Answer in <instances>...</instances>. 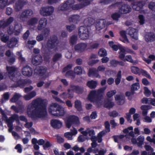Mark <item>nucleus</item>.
<instances>
[{
    "label": "nucleus",
    "instance_id": "obj_6",
    "mask_svg": "<svg viewBox=\"0 0 155 155\" xmlns=\"http://www.w3.org/2000/svg\"><path fill=\"white\" fill-rule=\"evenodd\" d=\"M35 73L38 74L41 80H44L51 75L50 72L46 67L41 66L37 67L35 70Z\"/></svg>",
    "mask_w": 155,
    "mask_h": 155
},
{
    "label": "nucleus",
    "instance_id": "obj_25",
    "mask_svg": "<svg viewBox=\"0 0 155 155\" xmlns=\"http://www.w3.org/2000/svg\"><path fill=\"white\" fill-rule=\"evenodd\" d=\"M4 31H0V40L4 42L7 43L9 40V36Z\"/></svg>",
    "mask_w": 155,
    "mask_h": 155
},
{
    "label": "nucleus",
    "instance_id": "obj_39",
    "mask_svg": "<svg viewBox=\"0 0 155 155\" xmlns=\"http://www.w3.org/2000/svg\"><path fill=\"white\" fill-rule=\"evenodd\" d=\"M9 4L8 0H0V9L4 8Z\"/></svg>",
    "mask_w": 155,
    "mask_h": 155
},
{
    "label": "nucleus",
    "instance_id": "obj_21",
    "mask_svg": "<svg viewBox=\"0 0 155 155\" xmlns=\"http://www.w3.org/2000/svg\"><path fill=\"white\" fill-rule=\"evenodd\" d=\"M106 20L102 19L97 21L96 24V28L97 30L99 31L103 28L106 25Z\"/></svg>",
    "mask_w": 155,
    "mask_h": 155
},
{
    "label": "nucleus",
    "instance_id": "obj_43",
    "mask_svg": "<svg viewBox=\"0 0 155 155\" xmlns=\"http://www.w3.org/2000/svg\"><path fill=\"white\" fill-rule=\"evenodd\" d=\"M71 88L72 90H73L74 91H75L76 93L78 94L81 93L83 90L82 88L78 86H71Z\"/></svg>",
    "mask_w": 155,
    "mask_h": 155
},
{
    "label": "nucleus",
    "instance_id": "obj_45",
    "mask_svg": "<svg viewBox=\"0 0 155 155\" xmlns=\"http://www.w3.org/2000/svg\"><path fill=\"white\" fill-rule=\"evenodd\" d=\"M149 58L150 59H147L146 58H143V59L148 64H149L151 62L152 60L155 61V56L153 55H151L149 56Z\"/></svg>",
    "mask_w": 155,
    "mask_h": 155
},
{
    "label": "nucleus",
    "instance_id": "obj_15",
    "mask_svg": "<svg viewBox=\"0 0 155 155\" xmlns=\"http://www.w3.org/2000/svg\"><path fill=\"white\" fill-rule=\"evenodd\" d=\"M145 41L147 42H153L155 41V35L152 32H147L144 36Z\"/></svg>",
    "mask_w": 155,
    "mask_h": 155
},
{
    "label": "nucleus",
    "instance_id": "obj_4",
    "mask_svg": "<svg viewBox=\"0 0 155 155\" xmlns=\"http://www.w3.org/2000/svg\"><path fill=\"white\" fill-rule=\"evenodd\" d=\"M108 44L114 50L117 51L119 49L120 50V51L119 52V58L121 60L124 59L126 52L130 54L134 53L133 51L128 49H126L125 47H123L120 45H117L114 44V42L113 41L109 42Z\"/></svg>",
    "mask_w": 155,
    "mask_h": 155
},
{
    "label": "nucleus",
    "instance_id": "obj_55",
    "mask_svg": "<svg viewBox=\"0 0 155 155\" xmlns=\"http://www.w3.org/2000/svg\"><path fill=\"white\" fill-rule=\"evenodd\" d=\"M16 55L18 56V58L19 60L22 62L25 61V58L22 57L21 52L18 51L16 53Z\"/></svg>",
    "mask_w": 155,
    "mask_h": 155
},
{
    "label": "nucleus",
    "instance_id": "obj_58",
    "mask_svg": "<svg viewBox=\"0 0 155 155\" xmlns=\"http://www.w3.org/2000/svg\"><path fill=\"white\" fill-rule=\"evenodd\" d=\"M122 60L127 61L130 62H133V60L132 58V57L130 55H127L126 56H124V59Z\"/></svg>",
    "mask_w": 155,
    "mask_h": 155
},
{
    "label": "nucleus",
    "instance_id": "obj_62",
    "mask_svg": "<svg viewBox=\"0 0 155 155\" xmlns=\"http://www.w3.org/2000/svg\"><path fill=\"white\" fill-rule=\"evenodd\" d=\"M74 74L72 71H68L66 74L67 77H70L71 78H73L74 77Z\"/></svg>",
    "mask_w": 155,
    "mask_h": 155
},
{
    "label": "nucleus",
    "instance_id": "obj_61",
    "mask_svg": "<svg viewBox=\"0 0 155 155\" xmlns=\"http://www.w3.org/2000/svg\"><path fill=\"white\" fill-rule=\"evenodd\" d=\"M131 114L129 113H127L126 114L125 117L126 119H127L128 121L130 123H131L132 120L131 118Z\"/></svg>",
    "mask_w": 155,
    "mask_h": 155
},
{
    "label": "nucleus",
    "instance_id": "obj_19",
    "mask_svg": "<svg viewBox=\"0 0 155 155\" xmlns=\"http://www.w3.org/2000/svg\"><path fill=\"white\" fill-rule=\"evenodd\" d=\"M51 126L54 128L59 129L61 128L63 124L61 121L54 119L51 120Z\"/></svg>",
    "mask_w": 155,
    "mask_h": 155
},
{
    "label": "nucleus",
    "instance_id": "obj_42",
    "mask_svg": "<svg viewBox=\"0 0 155 155\" xmlns=\"http://www.w3.org/2000/svg\"><path fill=\"white\" fill-rule=\"evenodd\" d=\"M144 139V137L143 136H140L138 137L137 140L138 146L140 147L143 144Z\"/></svg>",
    "mask_w": 155,
    "mask_h": 155
},
{
    "label": "nucleus",
    "instance_id": "obj_35",
    "mask_svg": "<svg viewBox=\"0 0 155 155\" xmlns=\"http://www.w3.org/2000/svg\"><path fill=\"white\" fill-rule=\"evenodd\" d=\"M132 5L133 8L137 11L140 10L143 5V4L141 2L138 3L137 2H135Z\"/></svg>",
    "mask_w": 155,
    "mask_h": 155
},
{
    "label": "nucleus",
    "instance_id": "obj_11",
    "mask_svg": "<svg viewBox=\"0 0 155 155\" xmlns=\"http://www.w3.org/2000/svg\"><path fill=\"white\" fill-rule=\"evenodd\" d=\"M33 14V11L31 10L24 11L20 15V19L21 20L25 21L27 18L31 17Z\"/></svg>",
    "mask_w": 155,
    "mask_h": 155
},
{
    "label": "nucleus",
    "instance_id": "obj_30",
    "mask_svg": "<svg viewBox=\"0 0 155 155\" xmlns=\"http://www.w3.org/2000/svg\"><path fill=\"white\" fill-rule=\"evenodd\" d=\"M120 34L122 38H120V40L124 43L126 44L129 43V41L127 38L126 33L125 31H122L120 32Z\"/></svg>",
    "mask_w": 155,
    "mask_h": 155
},
{
    "label": "nucleus",
    "instance_id": "obj_20",
    "mask_svg": "<svg viewBox=\"0 0 155 155\" xmlns=\"http://www.w3.org/2000/svg\"><path fill=\"white\" fill-rule=\"evenodd\" d=\"M114 97L116 102L118 104L122 105L124 103L125 97L123 94L116 95Z\"/></svg>",
    "mask_w": 155,
    "mask_h": 155
},
{
    "label": "nucleus",
    "instance_id": "obj_7",
    "mask_svg": "<svg viewBox=\"0 0 155 155\" xmlns=\"http://www.w3.org/2000/svg\"><path fill=\"white\" fill-rule=\"evenodd\" d=\"M60 44L57 37H54L51 38L49 40L47 43V46L51 49H54V50L56 51L60 48Z\"/></svg>",
    "mask_w": 155,
    "mask_h": 155
},
{
    "label": "nucleus",
    "instance_id": "obj_10",
    "mask_svg": "<svg viewBox=\"0 0 155 155\" xmlns=\"http://www.w3.org/2000/svg\"><path fill=\"white\" fill-rule=\"evenodd\" d=\"M54 8L52 7L42 8L40 10V14L43 16H48L51 14L54 11Z\"/></svg>",
    "mask_w": 155,
    "mask_h": 155
},
{
    "label": "nucleus",
    "instance_id": "obj_37",
    "mask_svg": "<svg viewBox=\"0 0 155 155\" xmlns=\"http://www.w3.org/2000/svg\"><path fill=\"white\" fill-rule=\"evenodd\" d=\"M114 105V103L109 101L108 100L106 101L104 103V106L108 109L112 107Z\"/></svg>",
    "mask_w": 155,
    "mask_h": 155
},
{
    "label": "nucleus",
    "instance_id": "obj_1",
    "mask_svg": "<svg viewBox=\"0 0 155 155\" xmlns=\"http://www.w3.org/2000/svg\"><path fill=\"white\" fill-rule=\"evenodd\" d=\"M48 101L45 99L38 98L34 100L28 106V116L32 118L41 117L47 114L46 106Z\"/></svg>",
    "mask_w": 155,
    "mask_h": 155
},
{
    "label": "nucleus",
    "instance_id": "obj_9",
    "mask_svg": "<svg viewBox=\"0 0 155 155\" xmlns=\"http://www.w3.org/2000/svg\"><path fill=\"white\" fill-rule=\"evenodd\" d=\"M22 30V26L20 24L16 25L15 26V31L13 28V27L10 26L7 28V31L9 35H11L13 32L16 35L19 34Z\"/></svg>",
    "mask_w": 155,
    "mask_h": 155
},
{
    "label": "nucleus",
    "instance_id": "obj_22",
    "mask_svg": "<svg viewBox=\"0 0 155 155\" xmlns=\"http://www.w3.org/2000/svg\"><path fill=\"white\" fill-rule=\"evenodd\" d=\"M42 61V59L40 55L33 56L32 62L33 65H38L40 64Z\"/></svg>",
    "mask_w": 155,
    "mask_h": 155
},
{
    "label": "nucleus",
    "instance_id": "obj_34",
    "mask_svg": "<svg viewBox=\"0 0 155 155\" xmlns=\"http://www.w3.org/2000/svg\"><path fill=\"white\" fill-rule=\"evenodd\" d=\"M80 18L79 16L78 15H72L69 18V21L71 22H73L76 23L80 20Z\"/></svg>",
    "mask_w": 155,
    "mask_h": 155
},
{
    "label": "nucleus",
    "instance_id": "obj_57",
    "mask_svg": "<svg viewBox=\"0 0 155 155\" xmlns=\"http://www.w3.org/2000/svg\"><path fill=\"white\" fill-rule=\"evenodd\" d=\"M116 93L115 90H112L108 91L107 94V96L108 97H110L113 96Z\"/></svg>",
    "mask_w": 155,
    "mask_h": 155
},
{
    "label": "nucleus",
    "instance_id": "obj_64",
    "mask_svg": "<svg viewBox=\"0 0 155 155\" xmlns=\"http://www.w3.org/2000/svg\"><path fill=\"white\" fill-rule=\"evenodd\" d=\"M64 136L69 140H71L72 139V135L70 132H67L65 133Z\"/></svg>",
    "mask_w": 155,
    "mask_h": 155
},
{
    "label": "nucleus",
    "instance_id": "obj_16",
    "mask_svg": "<svg viewBox=\"0 0 155 155\" xmlns=\"http://www.w3.org/2000/svg\"><path fill=\"white\" fill-rule=\"evenodd\" d=\"M7 70L8 72V76L10 79L13 81H16L17 77H15L13 76V74L15 73V71H16V68L14 67H7Z\"/></svg>",
    "mask_w": 155,
    "mask_h": 155
},
{
    "label": "nucleus",
    "instance_id": "obj_23",
    "mask_svg": "<svg viewBox=\"0 0 155 155\" xmlns=\"http://www.w3.org/2000/svg\"><path fill=\"white\" fill-rule=\"evenodd\" d=\"M107 132L105 130H103L100 132L98 134L97 136L96 137H94L92 139V141H98V142L100 143L102 140V137Z\"/></svg>",
    "mask_w": 155,
    "mask_h": 155
},
{
    "label": "nucleus",
    "instance_id": "obj_33",
    "mask_svg": "<svg viewBox=\"0 0 155 155\" xmlns=\"http://www.w3.org/2000/svg\"><path fill=\"white\" fill-rule=\"evenodd\" d=\"M71 90H69L68 91V93L66 94L64 92L61 95V96L63 99H65L68 98H71L73 97V94H71Z\"/></svg>",
    "mask_w": 155,
    "mask_h": 155
},
{
    "label": "nucleus",
    "instance_id": "obj_40",
    "mask_svg": "<svg viewBox=\"0 0 155 155\" xmlns=\"http://www.w3.org/2000/svg\"><path fill=\"white\" fill-rule=\"evenodd\" d=\"M97 82L94 81H88L87 84V85L91 88H94L96 87L97 85Z\"/></svg>",
    "mask_w": 155,
    "mask_h": 155
},
{
    "label": "nucleus",
    "instance_id": "obj_56",
    "mask_svg": "<svg viewBox=\"0 0 155 155\" xmlns=\"http://www.w3.org/2000/svg\"><path fill=\"white\" fill-rule=\"evenodd\" d=\"M111 17L113 20H117L118 18L120 17V14L117 13H115L111 15Z\"/></svg>",
    "mask_w": 155,
    "mask_h": 155
},
{
    "label": "nucleus",
    "instance_id": "obj_18",
    "mask_svg": "<svg viewBox=\"0 0 155 155\" xmlns=\"http://www.w3.org/2000/svg\"><path fill=\"white\" fill-rule=\"evenodd\" d=\"M81 134L85 136H87L88 134L89 136L91 137V140L92 138L96 137V136H94L95 134L94 131L91 128H87L85 130L81 132Z\"/></svg>",
    "mask_w": 155,
    "mask_h": 155
},
{
    "label": "nucleus",
    "instance_id": "obj_44",
    "mask_svg": "<svg viewBox=\"0 0 155 155\" xmlns=\"http://www.w3.org/2000/svg\"><path fill=\"white\" fill-rule=\"evenodd\" d=\"M21 95L19 94L15 93L13 97L11 99L10 101L12 102H15L21 97Z\"/></svg>",
    "mask_w": 155,
    "mask_h": 155
},
{
    "label": "nucleus",
    "instance_id": "obj_51",
    "mask_svg": "<svg viewBox=\"0 0 155 155\" xmlns=\"http://www.w3.org/2000/svg\"><path fill=\"white\" fill-rule=\"evenodd\" d=\"M98 53L99 55L101 57L105 56L107 54V53L106 50L103 48L100 49L99 50Z\"/></svg>",
    "mask_w": 155,
    "mask_h": 155
},
{
    "label": "nucleus",
    "instance_id": "obj_41",
    "mask_svg": "<svg viewBox=\"0 0 155 155\" xmlns=\"http://www.w3.org/2000/svg\"><path fill=\"white\" fill-rule=\"evenodd\" d=\"M75 107L77 110L81 111L82 110L81 104V101L78 100H76L75 102Z\"/></svg>",
    "mask_w": 155,
    "mask_h": 155
},
{
    "label": "nucleus",
    "instance_id": "obj_14",
    "mask_svg": "<svg viewBox=\"0 0 155 155\" xmlns=\"http://www.w3.org/2000/svg\"><path fill=\"white\" fill-rule=\"evenodd\" d=\"M87 45L85 43H80L76 45L74 47L75 50L79 52H84L87 49Z\"/></svg>",
    "mask_w": 155,
    "mask_h": 155
},
{
    "label": "nucleus",
    "instance_id": "obj_2",
    "mask_svg": "<svg viewBox=\"0 0 155 155\" xmlns=\"http://www.w3.org/2000/svg\"><path fill=\"white\" fill-rule=\"evenodd\" d=\"M0 113L2 115V119L5 121L9 127V131L10 132H11L13 129L12 123L15 120L17 123H19L20 120L25 122L27 121V119L24 116H21L19 117L17 114H13L8 119L7 117L5 114V111L3 110L0 108Z\"/></svg>",
    "mask_w": 155,
    "mask_h": 155
},
{
    "label": "nucleus",
    "instance_id": "obj_26",
    "mask_svg": "<svg viewBox=\"0 0 155 155\" xmlns=\"http://www.w3.org/2000/svg\"><path fill=\"white\" fill-rule=\"evenodd\" d=\"M38 21V19L36 17L30 18L27 22V24L31 27H35Z\"/></svg>",
    "mask_w": 155,
    "mask_h": 155
},
{
    "label": "nucleus",
    "instance_id": "obj_59",
    "mask_svg": "<svg viewBox=\"0 0 155 155\" xmlns=\"http://www.w3.org/2000/svg\"><path fill=\"white\" fill-rule=\"evenodd\" d=\"M51 145V144L49 141L47 140L45 141V143L43 145V147L44 149H46L47 148L50 147Z\"/></svg>",
    "mask_w": 155,
    "mask_h": 155
},
{
    "label": "nucleus",
    "instance_id": "obj_53",
    "mask_svg": "<svg viewBox=\"0 0 155 155\" xmlns=\"http://www.w3.org/2000/svg\"><path fill=\"white\" fill-rule=\"evenodd\" d=\"M124 137V136L122 135L115 136L114 137V141L116 142H119Z\"/></svg>",
    "mask_w": 155,
    "mask_h": 155
},
{
    "label": "nucleus",
    "instance_id": "obj_17",
    "mask_svg": "<svg viewBox=\"0 0 155 155\" xmlns=\"http://www.w3.org/2000/svg\"><path fill=\"white\" fill-rule=\"evenodd\" d=\"M127 31L128 34L132 38L136 40L138 39L137 31L136 29L130 28L128 29Z\"/></svg>",
    "mask_w": 155,
    "mask_h": 155
},
{
    "label": "nucleus",
    "instance_id": "obj_54",
    "mask_svg": "<svg viewBox=\"0 0 155 155\" xmlns=\"http://www.w3.org/2000/svg\"><path fill=\"white\" fill-rule=\"evenodd\" d=\"M140 72L143 75L145 76L147 78L149 79L151 78V76L146 71L140 69Z\"/></svg>",
    "mask_w": 155,
    "mask_h": 155
},
{
    "label": "nucleus",
    "instance_id": "obj_63",
    "mask_svg": "<svg viewBox=\"0 0 155 155\" xmlns=\"http://www.w3.org/2000/svg\"><path fill=\"white\" fill-rule=\"evenodd\" d=\"M77 37L75 35L72 36L71 38V42L72 44H74L76 42Z\"/></svg>",
    "mask_w": 155,
    "mask_h": 155
},
{
    "label": "nucleus",
    "instance_id": "obj_52",
    "mask_svg": "<svg viewBox=\"0 0 155 155\" xmlns=\"http://www.w3.org/2000/svg\"><path fill=\"white\" fill-rule=\"evenodd\" d=\"M131 70L132 73L135 74H137L140 72V70L138 68L134 66L131 67Z\"/></svg>",
    "mask_w": 155,
    "mask_h": 155
},
{
    "label": "nucleus",
    "instance_id": "obj_13",
    "mask_svg": "<svg viewBox=\"0 0 155 155\" xmlns=\"http://www.w3.org/2000/svg\"><path fill=\"white\" fill-rule=\"evenodd\" d=\"M22 74L24 76L30 77L33 73L32 68L28 66L24 67L21 70Z\"/></svg>",
    "mask_w": 155,
    "mask_h": 155
},
{
    "label": "nucleus",
    "instance_id": "obj_8",
    "mask_svg": "<svg viewBox=\"0 0 155 155\" xmlns=\"http://www.w3.org/2000/svg\"><path fill=\"white\" fill-rule=\"evenodd\" d=\"M79 35L81 39H86L89 36V32L87 26H81L79 30Z\"/></svg>",
    "mask_w": 155,
    "mask_h": 155
},
{
    "label": "nucleus",
    "instance_id": "obj_5",
    "mask_svg": "<svg viewBox=\"0 0 155 155\" xmlns=\"http://www.w3.org/2000/svg\"><path fill=\"white\" fill-rule=\"evenodd\" d=\"M65 122L66 127L68 128H70L72 124L78 126L80 124L79 118L75 115L68 116L65 120Z\"/></svg>",
    "mask_w": 155,
    "mask_h": 155
},
{
    "label": "nucleus",
    "instance_id": "obj_50",
    "mask_svg": "<svg viewBox=\"0 0 155 155\" xmlns=\"http://www.w3.org/2000/svg\"><path fill=\"white\" fill-rule=\"evenodd\" d=\"M140 87V84L137 82L132 85L131 86V90L132 91H135L138 90Z\"/></svg>",
    "mask_w": 155,
    "mask_h": 155
},
{
    "label": "nucleus",
    "instance_id": "obj_38",
    "mask_svg": "<svg viewBox=\"0 0 155 155\" xmlns=\"http://www.w3.org/2000/svg\"><path fill=\"white\" fill-rule=\"evenodd\" d=\"M95 72V71L94 69H90L88 74L89 76L91 77L93 76H94L96 78H101V76L98 74L96 73Z\"/></svg>",
    "mask_w": 155,
    "mask_h": 155
},
{
    "label": "nucleus",
    "instance_id": "obj_49",
    "mask_svg": "<svg viewBox=\"0 0 155 155\" xmlns=\"http://www.w3.org/2000/svg\"><path fill=\"white\" fill-rule=\"evenodd\" d=\"M121 71H119L117 74V78L115 80V83L117 85L120 82L121 78Z\"/></svg>",
    "mask_w": 155,
    "mask_h": 155
},
{
    "label": "nucleus",
    "instance_id": "obj_60",
    "mask_svg": "<svg viewBox=\"0 0 155 155\" xmlns=\"http://www.w3.org/2000/svg\"><path fill=\"white\" fill-rule=\"evenodd\" d=\"M144 93L145 95L147 96H149L151 94V92L149 90L147 87H145L144 88Z\"/></svg>",
    "mask_w": 155,
    "mask_h": 155
},
{
    "label": "nucleus",
    "instance_id": "obj_48",
    "mask_svg": "<svg viewBox=\"0 0 155 155\" xmlns=\"http://www.w3.org/2000/svg\"><path fill=\"white\" fill-rule=\"evenodd\" d=\"M11 109L17 113H22L23 112L22 108L21 107H16L14 106H12L11 107Z\"/></svg>",
    "mask_w": 155,
    "mask_h": 155
},
{
    "label": "nucleus",
    "instance_id": "obj_46",
    "mask_svg": "<svg viewBox=\"0 0 155 155\" xmlns=\"http://www.w3.org/2000/svg\"><path fill=\"white\" fill-rule=\"evenodd\" d=\"M36 41L35 40H29L26 45V46L30 49L32 48L33 46L36 43Z\"/></svg>",
    "mask_w": 155,
    "mask_h": 155
},
{
    "label": "nucleus",
    "instance_id": "obj_3",
    "mask_svg": "<svg viewBox=\"0 0 155 155\" xmlns=\"http://www.w3.org/2000/svg\"><path fill=\"white\" fill-rule=\"evenodd\" d=\"M106 87L101 88L97 91H92L89 94L88 99L91 102H93L94 104L97 107H99L103 104V101L101 99H96V97L104 93L106 89Z\"/></svg>",
    "mask_w": 155,
    "mask_h": 155
},
{
    "label": "nucleus",
    "instance_id": "obj_32",
    "mask_svg": "<svg viewBox=\"0 0 155 155\" xmlns=\"http://www.w3.org/2000/svg\"><path fill=\"white\" fill-rule=\"evenodd\" d=\"M23 3L21 0H20L17 2L14 6L15 9L16 11L21 9L23 6Z\"/></svg>",
    "mask_w": 155,
    "mask_h": 155
},
{
    "label": "nucleus",
    "instance_id": "obj_29",
    "mask_svg": "<svg viewBox=\"0 0 155 155\" xmlns=\"http://www.w3.org/2000/svg\"><path fill=\"white\" fill-rule=\"evenodd\" d=\"M18 40L15 38H12L10 40H8L7 44L8 46L10 48L14 47L18 43Z\"/></svg>",
    "mask_w": 155,
    "mask_h": 155
},
{
    "label": "nucleus",
    "instance_id": "obj_36",
    "mask_svg": "<svg viewBox=\"0 0 155 155\" xmlns=\"http://www.w3.org/2000/svg\"><path fill=\"white\" fill-rule=\"evenodd\" d=\"M149 106L147 105H142L141 107L140 108L142 110V114L144 116H146L148 113V110L149 109Z\"/></svg>",
    "mask_w": 155,
    "mask_h": 155
},
{
    "label": "nucleus",
    "instance_id": "obj_28",
    "mask_svg": "<svg viewBox=\"0 0 155 155\" xmlns=\"http://www.w3.org/2000/svg\"><path fill=\"white\" fill-rule=\"evenodd\" d=\"M65 112L64 110V108L61 106H58L57 111L55 113L54 116L60 117L63 116L64 115Z\"/></svg>",
    "mask_w": 155,
    "mask_h": 155
},
{
    "label": "nucleus",
    "instance_id": "obj_24",
    "mask_svg": "<svg viewBox=\"0 0 155 155\" xmlns=\"http://www.w3.org/2000/svg\"><path fill=\"white\" fill-rule=\"evenodd\" d=\"M47 20L45 18H41L39 21L37 27V29L39 30H41L44 28L47 25Z\"/></svg>",
    "mask_w": 155,
    "mask_h": 155
},
{
    "label": "nucleus",
    "instance_id": "obj_47",
    "mask_svg": "<svg viewBox=\"0 0 155 155\" xmlns=\"http://www.w3.org/2000/svg\"><path fill=\"white\" fill-rule=\"evenodd\" d=\"M83 69L80 66L76 67L74 69V72L77 74H80L82 73Z\"/></svg>",
    "mask_w": 155,
    "mask_h": 155
},
{
    "label": "nucleus",
    "instance_id": "obj_31",
    "mask_svg": "<svg viewBox=\"0 0 155 155\" xmlns=\"http://www.w3.org/2000/svg\"><path fill=\"white\" fill-rule=\"evenodd\" d=\"M133 130V127L131 126L124 129L123 130V132L124 133L128 134L129 136L133 137H134V134Z\"/></svg>",
    "mask_w": 155,
    "mask_h": 155
},
{
    "label": "nucleus",
    "instance_id": "obj_12",
    "mask_svg": "<svg viewBox=\"0 0 155 155\" xmlns=\"http://www.w3.org/2000/svg\"><path fill=\"white\" fill-rule=\"evenodd\" d=\"M60 105L56 103L51 104L48 108V111L49 113L54 116L58 109V106Z\"/></svg>",
    "mask_w": 155,
    "mask_h": 155
},
{
    "label": "nucleus",
    "instance_id": "obj_27",
    "mask_svg": "<svg viewBox=\"0 0 155 155\" xmlns=\"http://www.w3.org/2000/svg\"><path fill=\"white\" fill-rule=\"evenodd\" d=\"M131 8L130 7L127 5L122 6L119 9V12L121 14L127 13L130 11Z\"/></svg>",
    "mask_w": 155,
    "mask_h": 155
}]
</instances>
